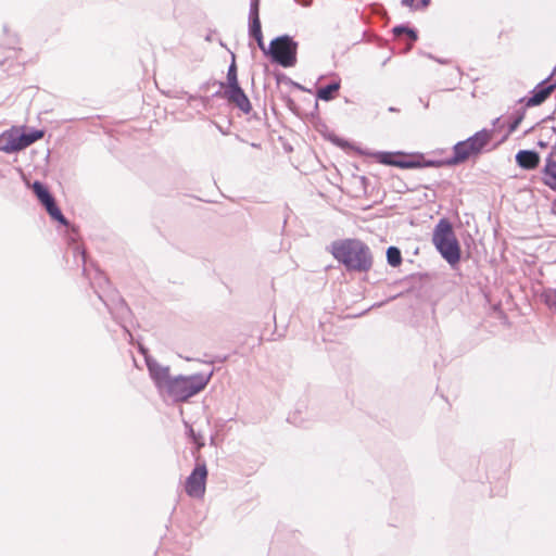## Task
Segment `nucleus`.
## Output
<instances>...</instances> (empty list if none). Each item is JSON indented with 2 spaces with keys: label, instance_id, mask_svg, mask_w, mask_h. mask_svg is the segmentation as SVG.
I'll return each mask as SVG.
<instances>
[{
  "label": "nucleus",
  "instance_id": "10",
  "mask_svg": "<svg viewBox=\"0 0 556 556\" xmlns=\"http://www.w3.org/2000/svg\"><path fill=\"white\" fill-rule=\"evenodd\" d=\"M146 364L156 389L162 394L173 378L169 375V367L163 366L150 356H146Z\"/></svg>",
  "mask_w": 556,
  "mask_h": 556
},
{
  "label": "nucleus",
  "instance_id": "6",
  "mask_svg": "<svg viewBox=\"0 0 556 556\" xmlns=\"http://www.w3.org/2000/svg\"><path fill=\"white\" fill-rule=\"evenodd\" d=\"M206 478L207 468L205 463H198L186 480V493L190 497L202 498L205 494Z\"/></svg>",
  "mask_w": 556,
  "mask_h": 556
},
{
  "label": "nucleus",
  "instance_id": "1",
  "mask_svg": "<svg viewBox=\"0 0 556 556\" xmlns=\"http://www.w3.org/2000/svg\"><path fill=\"white\" fill-rule=\"evenodd\" d=\"M330 252L348 270L366 273L372 267L371 251L366 243L358 239L333 241Z\"/></svg>",
  "mask_w": 556,
  "mask_h": 556
},
{
  "label": "nucleus",
  "instance_id": "30",
  "mask_svg": "<svg viewBox=\"0 0 556 556\" xmlns=\"http://www.w3.org/2000/svg\"><path fill=\"white\" fill-rule=\"evenodd\" d=\"M552 208H553L554 213L556 214V199L554 200V202L552 204Z\"/></svg>",
  "mask_w": 556,
  "mask_h": 556
},
{
  "label": "nucleus",
  "instance_id": "9",
  "mask_svg": "<svg viewBox=\"0 0 556 556\" xmlns=\"http://www.w3.org/2000/svg\"><path fill=\"white\" fill-rule=\"evenodd\" d=\"M379 161L383 164L394 165L401 168H417V167H431L439 166L438 161H426L422 155L412 156L409 160H395L391 153H381Z\"/></svg>",
  "mask_w": 556,
  "mask_h": 556
},
{
  "label": "nucleus",
  "instance_id": "11",
  "mask_svg": "<svg viewBox=\"0 0 556 556\" xmlns=\"http://www.w3.org/2000/svg\"><path fill=\"white\" fill-rule=\"evenodd\" d=\"M553 75L551 74L548 77L540 81L534 89L531 91L532 96L529 98H522L519 101L525 102L526 106H536L543 103L549 94L556 88L555 83H549V79Z\"/></svg>",
  "mask_w": 556,
  "mask_h": 556
},
{
  "label": "nucleus",
  "instance_id": "15",
  "mask_svg": "<svg viewBox=\"0 0 556 556\" xmlns=\"http://www.w3.org/2000/svg\"><path fill=\"white\" fill-rule=\"evenodd\" d=\"M20 134H9L0 137V151L11 153L23 150V142L18 140Z\"/></svg>",
  "mask_w": 556,
  "mask_h": 556
},
{
  "label": "nucleus",
  "instance_id": "17",
  "mask_svg": "<svg viewBox=\"0 0 556 556\" xmlns=\"http://www.w3.org/2000/svg\"><path fill=\"white\" fill-rule=\"evenodd\" d=\"M33 191L36 194V197L38 198V200L42 203L43 206L54 200V198L49 192L47 187L40 181H35L33 184Z\"/></svg>",
  "mask_w": 556,
  "mask_h": 556
},
{
  "label": "nucleus",
  "instance_id": "7",
  "mask_svg": "<svg viewBox=\"0 0 556 556\" xmlns=\"http://www.w3.org/2000/svg\"><path fill=\"white\" fill-rule=\"evenodd\" d=\"M249 35L257 42L258 48L268 55L267 49L264 43L262 26L260 20V0L250 1L249 10Z\"/></svg>",
  "mask_w": 556,
  "mask_h": 556
},
{
  "label": "nucleus",
  "instance_id": "33",
  "mask_svg": "<svg viewBox=\"0 0 556 556\" xmlns=\"http://www.w3.org/2000/svg\"><path fill=\"white\" fill-rule=\"evenodd\" d=\"M141 353L146 354V350L143 348H140Z\"/></svg>",
  "mask_w": 556,
  "mask_h": 556
},
{
  "label": "nucleus",
  "instance_id": "13",
  "mask_svg": "<svg viewBox=\"0 0 556 556\" xmlns=\"http://www.w3.org/2000/svg\"><path fill=\"white\" fill-rule=\"evenodd\" d=\"M556 152L552 151L545 157V164L541 170L542 182L552 191H556Z\"/></svg>",
  "mask_w": 556,
  "mask_h": 556
},
{
  "label": "nucleus",
  "instance_id": "14",
  "mask_svg": "<svg viewBox=\"0 0 556 556\" xmlns=\"http://www.w3.org/2000/svg\"><path fill=\"white\" fill-rule=\"evenodd\" d=\"M516 163L519 167L531 170L539 166L540 155L533 150H520L515 156Z\"/></svg>",
  "mask_w": 556,
  "mask_h": 556
},
{
  "label": "nucleus",
  "instance_id": "34",
  "mask_svg": "<svg viewBox=\"0 0 556 556\" xmlns=\"http://www.w3.org/2000/svg\"><path fill=\"white\" fill-rule=\"evenodd\" d=\"M555 73H556V66L554 67L552 75H554Z\"/></svg>",
  "mask_w": 556,
  "mask_h": 556
},
{
  "label": "nucleus",
  "instance_id": "31",
  "mask_svg": "<svg viewBox=\"0 0 556 556\" xmlns=\"http://www.w3.org/2000/svg\"><path fill=\"white\" fill-rule=\"evenodd\" d=\"M539 146H540L541 148H545V147H546V143H545V142H543V141H539Z\"/></svg>",
  "mask_w": 556,
  "mask_h": 556
},
{
  "label": "nucleus",
  "instance_id": "19",
  "mask_svg": "<svg viewBox=\"0 0 556 556\" xmlns=\"http://www.w3.org/2000/svg\"><path fill=\"white\" fill-rule=\"evenodd\" d=\"M45 207L52 219L58 220L62 225L68 224L67 219L64 217L61 210L56 205L55 200L45 205Z\"/></svg>",
  "mask_w": 556,
  "mask_h": 556
},
{
  "label": "nucleus",
  "instance_id": "29",
  "mask_svg": "<svg viewBox=\"0 0 556 556\" xmlns=\"http://www.w3.org/2000/svg\"><path fill=\"white\" fill-rule=\"evenodd\" d=\"M96 292L98 293L99 299H100L101 301H103V303L105 304V306H106L110 311H112V308H111L110 304H109V303L103 299L102 294H101L100 292H98V291H96Z\"/></svg>",
  "mask_w": 556,
  "mask_h": 556
},
{
  "label": "nucleus",
  "instance_id": "24",
  "mask_svg": "<svg viewBox=\"0 0 556 556\" xmlns=\"http://www.w3.org/2000/svg\"><path fill=\"white\" fill-rule=\"evenodd\" d=\"M546 305L556 311V289H548L543 294Z\"/></svg>",
  "mask_w": 556,
  "mask_h": 556
},
{
  "label": "nucleus",
  "instance_id": "4",
  "mask_svg": "<svg viewBox=\"0 0 556 556\" xmlns=\"http://www.w3.org/2000/svg\"><path fill=\"white\" fill-rule=\"evenodd\" d=\"M492 139V130L482 129L464 141L457 142L453 147V156L448 164H459L470 156L478 155L489 144Z\"/></svg>",
  "mask_w": 556,
  "mask_h": 556
},
{
  "label": "nucleus",
  "instance_id": "32",
  "mask_svg": "<svg viewBox=\"0 0 556 556\" xmlns=\"http://www.w3.org/2000/svg\"><path fill=\"white\" fill-rule=\"evenodd\" d=\"M389 111H391V112H395V111H396V109H395V108H390V109H389Z\"/></svg>",
  "mask_w": 556,
  "mask_h": 556
},
{
  "label": "nucleus",
  "instance_id": "25",
  "mask_svg": "<svg viewBox=\"0 0 556 556\" xmlns=\"http://www.w3.org/2000/svg\"><path fill=\"white\" fill-rule=\"evenodd\" d=\"M431 0H402V4L415 9L426 8L430 4Z\"/></svg>",
  "mask_w": 556,
  "mask_h": 556
},
{
  "label": "nucleus",
  "instance_id": "28",
  "mask_svg": "<svg viewBox=\"0 0 556 556\" xmlns=\"http://www.w3.org/2000/svg\"><path fill=\"white\" fill-rule=\"evenodd\" d=\"M76 252L78 254H80L81 258H83V263L85 264L86 263V255H85V251H80L79 248L77 247L76 248Z\"/></svg>",
  "mask_w": 556,
  "mask_h": 556
},
{
  "label": "nucleus",
  "instance_id": "23",
  "mask_svg": "<svg viewBox=\"0 0 556 556\" xmlns=\"http://www.w3.org/2000/svg\"><path fill=\"white\" fill-rule=\"evenodd\" d=\"M523 117H525V110L516 111L511 115V117H510L511 122L509 123V126H508L509 134L516 131V129L519 127L520 123L522 122Z\"/></svg>",
  "mask_w": 556,
  "mask_h": 556
},
{
  "label": "nucleus",
  "instance_id": "8",
  "mask_svg": "<svg viewBox=\"0 0 556 556\" xmlns=\"http://www.w3.org/2000/svg\"><path fill=\"white\" fill-rule=\"evenodd\" d=\"M249 35L257 42L258 48L268 55L267 49L264 43L262 26L260 20V0L250 1L249 10Z\"/></svg>",
  "mask_w": 556,
  "mask_h": 556
},
{
  "label": "nucleus",
  "instance_id": "22",
  "mask_svg": "<svg viewBox=\"0 0 556 556\" xmlns=\"http://www.w3.org/2000/svg\"><path fill=\"white\" fill-rule=\"evenodd\" d=\"M393 34L395 36H401L403 34L407 35V37L409 38V47L417 40L418 36H417V33L412 29V28H408L404 25H399V26H395L393 28Z\"/></svg>",
  "mask_w": 556,
  "mask_h": 556
},
{
  "label": "nucleus",
  "instance_id": "21",
  "mask_svg": "<svg viewBox=\"0 0 556 556\" xmlns=\"http://www.w3.org/2000/svg\"><path fill=\"white\" fill-rule=\"evenodd\" d=\"M387 261L392 267H396L402 263V254L399 248L389 247L387 250Z\"/></svg>",
  "mask_w": 556,
  "mask_h": 556
},
{
  "label": "nucleus",
  "instance_id": "16",
  "mask_svg": "<svg viewBox=\"0 0 556 556\" xmlns=\"http://www.w3.org/2000/svg\"><path fill=\"white\" fill-rule=\"evenodd\" d=\"M340 89V80H333L327 86L320 87L317 91V98L323 101H330L334 98V93Z\"/></svg>",
  "mask_w": 556,
  "mask_h": 556
},
{
  "label": "nucleus",
  "instance_id": "5",
  "mask_svg": "<svg viewBox=\"0 0 556 556\" xmlns=\"http://www.w3.org/2000/svg\"><path fill=\"white\" fill-rule=\"evenodd\" d=\"M298 42L289 35L273 39L267 48L271 61L283 66L292 67L296 63Z\"/></svg>",
  "mask_w": 556,
  "mask_h": 556
},
{
  "label": "nucleus",
  "instance_id": "18",
  "mask_svg": "<svg viewBox=\"0 0 556 556\" xmlns=\"http://www.w3.org/2000/svg\"><path fill=\"white\" fill-rule=\"evenodd\" d=\"M43 136L42 130H30L18 135V140L23 142L24 149L39 140Z\"/></svg>",
  "mask_w": 556,
  "mask_h": 556
},
{
  "label": "nucleus",
  "instance_id": "26",
  "mask_svg": "<svg viewBox=\"0 0 556 556\" xmlns=\"http://www.w3.org/2000/svg\"><path fill=\"white\" fill-rule=\"evenodd\" d=\"M117 308H118V312L121 313L122 316H124V314H127L129 312L126 303L124 300H119L118 301V305H117Z\"/></svg>",
  "mask_w": 556,
  "mask_h": 556
},
{
  "label": "nucleus",
  "instance_id": "2",
  "mask_svg": "<svg viewBox=\"0 0 556 556\" xmlns=\"http://www.w3.org/2000/svg\"><path fill=\"white\" fill-rule=\"evenodd\" d=\"M212 375L211 371L208 374L199 372L190 376L173 377L162 395H166L175 402H186L205 389Z\"/></svg>",
  "mask_w": 556,
  "mask_h": 556
},
{
  "label": "nucleus",
  "instance_id": "27",
  "mask_svg": "<svg viewBox=\"0 0 556 556\" xmlns=\"http://www.w3.org/2000/svg\"><path fill=\"white\" fill-rule=\"evenodd\" d=\"M97 275H98V283L100 287L102 286V283H105V285L109 283L106 277L103 274L98 273Z\"/></svg>",
  "mask_w": 556,
  "mask_h": 556
},
{
  "label": "nucleus",
  "instance_id": "3",
  "mask_svg": "<svg viewBox=\"0 0 556 556\" xmlns=\"http://www.w3.org/2000/svg\"><path fill=\"white\" fill-rule=\"evenodd\" d=\"M432 243L439 251L441 256L451 265L454 266L460 260V247L455 236L452 224L442 218L434 226L432 233Z\"/></svg>",
  "mask_w": 556,
  "mask_h": 556
},
{
  "label": "nucleus",
  "instance_id": "12",
  "mask_svg": "<svg viewBox=\"0 0 556 556\" xmlns=\"http://www.w3.org/2000/svg\"><path fill=\"white\" fill-rule=\"evenodd\" d=\"M223 98L235 104L245 114L252 111L251 102L240 85L224 88Z\"/></svg>",
  "mask_w": 556,
  "mask_h": 556
},
{
  "label": "nucleus",
  "instance_id": "20",
  "mask_svg": "<svg viewBox=\"0 0 556 556\" xmlns=\"http://www.w3.org/2000/svg\"><path fill=\"white\" fill-rule=\"evenodd\" d=\"M238 76H237V66L235 62V55L232 54V62L228 67L227 71V84L222 83V88L230 87V86H238Z\"/></svg>",
  "mask_w": 556,
  "mask_h": 556
}]
</instances>
